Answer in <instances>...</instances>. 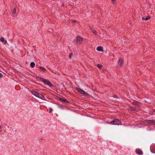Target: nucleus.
Here are the masks:
<instances>
[{
	"instance_id": "1",
	"label": "nucleus",
	"mask_w": 155,
	"mask_h": 155,
	"mask_svg": "<svg viewBox=\"0 0 155 155\" xmlns=\"http://www.w3.org/2000/svg\"><path fill=\"white\" fill-rule=\"evenodd\" d=\"M30 91L32 94L35 96L45 101L46 100L44 95L34 90Z\"/></svg>"
},
{
	"instance_id": "2",
	"label": "nucleus",
	"mask_w": 155,
	"mask_h": 155,
	"mask_svg": "<svg viewBox=\"0 0 155 155\" xmlns=\"http://www.w3.org/2000/svg\"><path fill=\"white\" fill-rule=\"evenodd\" d=\"M37 80H40L41 81H42L44 83V84H47L50 87L53 86L50 82L48 80L44 79L40 77H37Z\"/></svg>"
},
{
	"instance_id": "3",
	"label": "nucleus",
	"mask_w": 155,
	"mask_h": 155,
	"mask_svg": "<svg viewBox=\"0 0 155 155\" xmlns=\"http://www.w3.org/2000/svg\"><path fill=\"white\" fill-rule=\"evenodd\" d=\"M109 124L112 125H120L121 124V122L118 119H114L112 121L108 123Z\"/></svg>"
},
{
	"instance_id": "4",
	"label": "nucleus",
	"mask_w": 155,
	"mask_h": 155,
	"mask_svg": "<svg viewBox=\"0 0 155 155\" xmlns=\"http://www.w3.org/2000/svg\"><path fill=\"white\" fill-rule=\"evenodd\" d=\"M76 89L77 90V91L78 92H79L80 94H84L85 95H88V94L87 93L79 88L76 87Z\"/></svg>"
},
{
	"instance_id": "5",
	"label": "nucleus",
	"mask_w": 155,
	"mask_h": 155,
	"mask_svg": "<svg viewBox=\"0 0 155 155\" xmlns=\"http://www.w3.org/2000/svg\"><path fill=\"white\" fill-rule=\"evenodd\" d=\"M83 41V39L79 35L77 37L76 42L77 44H81L82 42Z\"/></svg>"
},
{
	"instance_id": "6",
	"label": "nucleus",
	"mask_w": 155,
	"mask_h": 155,
	"mask_svg": "<svg viewBox=\"0 0 155 155\" xmlns=\"http://www.w3.org/2000/svg\"><path fill=\"white\" fill-rule=\"evenodd\" d=\"M135 152L137 154L139 155H142L143 154V152L142 151L139 149H136Z\"/></svg>"
},
{
	"instance_id": "7",
	"label": "nucleus",
	"mask_w": 155,
	"mask_h": 155,
	"mask_svg": "<svg viewBox=\"0 0 155 155\" xmlns=\"http://www.w3.org/2000/svg\"><path fill=\"white\" fill-rule=\"evenodd\" d=\"M123 65L122 59L121 58L119 59L118 63V65L119 67H121Z\"/></svg>"
},
{
	"instance_id": "8",
	"label": "nucleus",
	"mask_w": 155,
	"mask_h": 155,
	"mask_svg": "<svg viewBox=\"0 0 155 155\" xmlns=\"http://www.w3.org/2000/svg\"><path fill=\"white\" fill-rule=\"evenodd\" d=\"M0 40L1 42H3L4 44H6L7 42V41L3 37L1 38Z\"/></svg>"
},
{
	"instance_id": "9",
	"label": "nucleus",
	"mask_w": 155,
	"mask_h": 155,
	"mask_svg": "<svg viewBox=\"0 0 155 155\" xmlns=\"http://www.w3.org/2000/svg\"><path fill=\"white\" fill-rule=\"evenodd\" d=\"M132 104L134 105H136L137 106H139L140 105L139 103L137 101L133 102L132 103Z\"/></svg>"
},
{
	"instance_id": "10",
	"label": "nucleus",
	"mask_w": 155,
	"mask_h": 155,
	"mask_svg": "<svg viewBox=\"0 0 155 155\" xmlns=\"http://www.w3.org/2000/svg\"><path fill=\"white\" fill-rule=\"evenodd\" d=\"M96 49L98 51H103V48L101 46H99L97 47Z\"/></svg>"
},
{
	"instance_id": "11",
	"label": "nucleus",
	"mask_w": 155,
	"mask_h": 155,
	"mask_svg": "<svg viewBox=\"0 0 155 155\" xmlns=\"http://www.w3.org/2000/svg\"><path fill=\"white\" fill-rule=\"evenodd\" d=\"M39 68L41 71H42L44 72H45L46 71L45 68L43 67H42L40 66L39 67Z\"/></svg>"
},
{
	"instance_id": "12",
	"label": "nucleus",
	"mask_w": 155,
	"mask_h": 155,
	"mask_svg": "<svg viewBox=\"0 0 155 155\" xmlns=\"http://www.w3.org/2000/svg\"><path fill=\"white\" fill-rule=\"evenodd\" d=\"M150 16H148L146 18H142V19L143 20H144L145 21H147V20H149L150 19Z\"/></svg>"
},
{
	"instance_id": "13",
	"label": "nucleus",
	"mask_w": 155,
	"mask_h": 155,
	"mask_svg": "<svg viewBox=\"0 0 155 155\" xmlns=\"http://www.w3.org/2000/svg\"><path fill=\"white\" fill-rule=\"evenodd\" d=\"M35 65V63L34 62H32L30 63V66L32 68L34 67Z\"/></svg>"
},
{
	"instance_id": "14",
	"label": "nucleus",
	"mask_w": 155,
	"mask_h": 155,
	"mask_svg": "<svg viewBox=\"0 0 155 155\" xmlns=\"http://www.w3.org/2000/svg\"><path fill=\"white\" fill-rule=\"evenodd\" d=\"M149 123H153L155 124V120H151L149 121Z\"/></svg>"
},
{
	"instance_id": "15",
	"label": "nucleus",
	"mask_w": 155,
	"mask_h": 155,
	"mask_svg": "<svg viewBox=\"0 0 155 155\" xmlns=\"http://www.w3.org/2000/svg\"><path fill=\"white\" fill-rule=\"evenodd\" d=\"M16 9L15 8H14L12 12L13 14H15L16 13Z\"/></svg>"
},
{
	"instance_id": "16",
	"label": "nucleus",
	"mask_w": 155,
	"mask_h": 155,
	"mask_svg": "<svg viewBox=\"0 0 155 155\" xmlns=\"http://www.w3.org/2000/svg\"><path fill=\"white\" fill-rule=\"evenodd\" d=\"M63 101L67 103H69V101L64 98L63 99Z\"/></svg>"
},
{
	"instance_id": "17",
	"label": "nucleus",
	"mask_w": 155,
	"mask_h": 155,
	"mask_svg": "<svg viewBox=\"0 0 155 155\" xmlns=\"http://www.w3.org/2000/svg\"><path fill=\"white\" fill-rule=\"evenodd\" d=\"M97 66L100 69L102 67V65L99 64H98L97 65Z\"/></svg>"
},
{
	"instance_id": "18",
	"label": "nucleus",
	"mask_w": 155,
	"mask_h": 155,
	"mask_svg": "<svg viewBox=\"0 0 155 155\" xmlns=\"http://www.w3.org/2000/svg\"><path fill=\"white\" fill-rule=\"evenodd\" d=\"M73 56V53H70L69 55V58H71V57Z\"/></svg>"
},
{
	"instance_id": "19",
	"label": "nucleus",
	"mask_w": 155,
	"mask_h": 155,
	"mask_svg": "<svg viewBox=\"0 0 155 155\" xmlns=\"http://www.w3.org/2000/svg\"><path fill=\"white\" fill-rule=\"evenodd\" d=\"M92 31L94 34H95V35H96L97 32L95 30H93Z\"/></svg>"
},
{
	"instance_id": "20",
	"label": "nucleus",
	"mask_w": 155,
	"mask_h": 155,
	"mask_svg": "<svg viewBox=\"0 0 155 155\" xmlns=\"http://www.w3.org/2000/svg\"><path fill=\"white\" fill-rule=\"evenodd\" d=\"M52 111H53L52 109L51 108H49V112L50 113H51Z\"/></svg>"
},
{
	"instance_id": "21",
	"label": "nucleus",
	"mask_w": 155,
	"mask_h": 155,
	"mask_svg": "<svg viewBox=\"0 0 155 155\" xmlns=\"http://www.w3.org/2000/svg\"><path fill=\"white\" fill-rule=\"evenodd\" d=\"M63 99L64 98H62L59 97V100L61 101H63Z\"/></svg>"
},
{
	"instance_id": "22",
	"label": "nucleus",
	"mask_w": 155,
	"mask_h": 155,
	"mask_svg": "<svg viewBox=\"0 0 155 155\" xmlns=\"http://www.w3.org/2000/svg\"><path fill=\"white\" fill-rule=\"evenodd\" d=\"M63 99L64 98H62L59 97V100L61 101H63Z\"/></svg>"
},
{
	"instance_id": "23",
	"label": "nucleus",
	"mask_w": 155,
	"mask_h": 155,
	"mask_svg": "<svg viewBox=\"0 0 155 155\" xmlns=\"http://www.w3.org/2000/svg\"><path fill=\"white\" fill-rule=\"evenodd\" d=\"M2 77V74L0 73V78H1Z\"/></svg>"
},
{
	"instance_id": "24",
	"label": "nucleus",
	"mask_w": 155,
	"mask_h": 155,
	"mask_svg": "<svg viewBox=\"0 0 155 155\" xmlns=\"http://www.w3.org/2000/svg\"><path fill=\"white\" fill-rule=\"evenodd\" d=\"M71 21L72 22H73L74 23H75L76 22V21H74V20H72Z\"/></svg>"
},
{
	"instance_id": "25",
	"label": "nucleus",
	"mask_w": 155,
	"mask_h": 155,
	"mask_svg": "<svg viewBox=\"0 0 155 155\" xmlns=\"http://www.w3.org/2000/svg\"><path fill=\"white\" fill-rule=\"evenodd\" d=\"M112 1H114V0H111Z\"/></svg>"
}]
</instances>
